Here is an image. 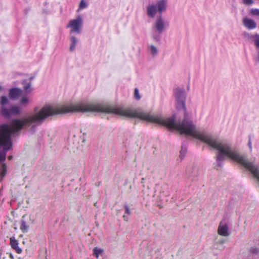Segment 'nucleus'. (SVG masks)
Returning <instances> with one entry per match:
<instances>
[{"label": "nucleus", "mask_w": 259, "mask_h": 259, "mask_svg": "<svg viewBox=\"0 0 259 259\" xmlns=\"http://www.w3.org/2000/svg\"><path fill=\"white\" fill-rule=\"evenodd\" d=\"M156 12V7L155 6L152 5L149 6L147 8V13L149 16L153 18Z\"/></svg>", "instance_id": "f8f14e48"}, {"label": "nucleus", "mask_w": 259, "mask_h": 259, "mask_svg": "<svg viewBox=\"0 0 259 259\" xmlns=\"http://www.w3.org/2000/svg\"><path fill=\"white\" fill-rule=\"evenodd\" d=\"M124 208L125 209V213L130 215L131 214V211L130 207L127 204H125L124 206Z\"/></svg>", "instance_id": "b1692460"}, {"label": "nucleus", "mask_w": 259, "mask_h": 259, "mask_svg": "<svg viewBox=\"0 0 259 259\" xmlns=\"http://www.w3.org/2000/svg\"><path fill=\"white\" fill-rule=\"evenodd\" d=\"M244 25L249 29H252L256 27L255 21L248 18H244Z\"/></svg>", "instance_id": "9d476101"}, {"label": "nucleus", "mask_w": 259, "mask_h": 259, "mask_svg": "<svg viewBox=\"0 0 259 259\" xmlns=\"http://www.w3.org/2000/svg\"><path fill=\"white\" fill-rule=\"evenodd\" d=\"M253 3V0H244V4L247 5H251Z\"/></svg>", "instance_id": "bb28decb"}, {"label": "nucleus", "mask_w": 259, "mask_h": 259, "mask_svg": "<svg viewBox=\"0 0 259 259\" xmlns=\"http://www.w3.org/2000/svg\"><path fill=\"white\" fill-rule=\"evenodd\" d=\"M248 146L250 149V150H251V138L250 137H249V142H248Z\"/></svg>", "instance_id": "c756f323"}, {"label": "nucleus", "mask_w": 259, "mask_h": 259, "mask_svg": "<svg viewBox=\"0 0 259 259\" xmlns=\"http://www.w3.org/2000/svg\"><path fill=\"white\" fill-rule=\"evenodd\" d=\"M22 84H23V89L26 93H30L32 91V89L31 88V82L30 81L24 80L22 82Z\"/></svg>", "instance_id": "9b49d317"}, {"label": "nucleus", "mask_w": 259, "mask_h": 259, "mask_svg": "<svg viewBox=\"0 0 259 259\" xmlns=\"http://www.w3.org/2000/svg\"><path fill=\"white\" fill-rule=\"evenodd\" d=\"M123 218L124 221H127L128 219H127V217H126V216L125 215H123Z\"/></svg>", "instance_id": "7c9ffc66"}, {"label": "nucleus", "mask_w": 259, "mask_h": 259, "mask_svg": "<svg viewBox=\"0 0 259 259\" xmlns=\"http://www.w3.org/2000/svg\"><path fill=\"white\" fill-rule=\"evenodd\" d=\"M34 76H32V77H30L28 81H30V82H31V80L34 79Z\"/></svg>", "instance_id": "2f4dec72"}, {"label": "nucleus", "mask_w": 259, "mask_h": 259, "mask_svg": "<svg viewBox=\"0 0 259 259\" xmlns=\"http://www.w3.org/2000/svg\"><path fill=\"white\" fill-rule=\"evenodd\" d=\"M26 216L23 215L20 221V229L23 233H27L29 228V223Z\"/></svg>", "instance_id": "6e6552de"}, {"label": "nucleus", "mask_w": 259, "mask_h": 259, "mask_svg": "<svg viewBox=\"0 0 259 259\" xmlns=\"http://www.w3.org/2000/svg\"><path fill=\"white\" fill-rule=\"evenodd\" d=\"M94 205H95V206L97 205L96 203H95L94 204Z\"/></svg>", "instance_id": "f704fd0d"}, {"label": "nucleus", "mask_w": 259, "mask_h": 259, "mask_svg": "<svg viewBox=\"0 0 259 259\" xmlns=\"http://www.w3.org/2000/svg\"><path fill=\"white\" fill-rule=\"evenodd\" d=\"M12 158H13V156H9L8 157V159H9V160H11V159H12Z\"/></svg>", "instance_id": "473e14b6"}, {"label": "nucleus", "mask_w": 259, "mask_h": 259, "mask_svg": "<svg viewBox=\"0 0 259 259\" xmlns=\"http://www.w3.org/2000/svg\"><path fill=\"white\" fill-rule=\"evenodd\" d=\"M104 251V250L102 248H98V247H95L93 249V255L98 258L100 254H102Z\"/></svg>", "instance_id": "f3484780"}, {"label": "nucleus", "mask_w": 259, "mask_h": 259, "mask_svg": "<svg viewBox=\"0 0 259 259\" xmlns=\"http://www.w3.org/2000/svg\"><path fill=\"white\" fill-rule=\"evenodd\" d=\"M22 91L19 88H12L9 90V96L12 100L17 99L22 94Z\"/></svg>", "instance_id": "0eeeda50"}, {"label": "nucleus", "mask_w": 259, "mask_h": 259, "mask_svg": "<svg viewBox=\"0 0 259 259\" xmlns=\"http://www.w3.org/2000/svg\"><path fill=\"white\" fill-rule=\"evenodd\" d=\"M176 101V107L178 109L184 111V119L178 123L176 122V117L164 118L157 114L149 112L133 110L116 106H104L92 103H81L79 104V112H102L114 113L119 115L131 117L139 118L149 122L155 123L165 126L171 130H176L181 134L190 136L208 145L210 147L218 150L216 154L217 164L222 166V162L225 157H228L243 166L242 155L235 148L226 143L221 142L211 134L203 130H200L191 119L189 113L186 111L185 102L186 94L184 88H177L174 91Z\"/></svg>", "instance_id": "f257e3e1"}, {"label": "nucleus", "mask_w": 259, "mask_h": 259, "mask_svg": "<svg viewBox=\"0 0 259 259\" xmlns=\"http://www.w3.org/2000/svg\"><path fill=\"white\" fill-rule=\"evenodd\" d=\"M82 25V19L80 16H78L77 19L70 20L67 27L71 28V33L76 32L79 33Z\"/></svg>", "instance_id": "20e7f679"}, {"label": "nucleus", "mask_w": 259, "mask_h": 259, "mask_svg": "<svg viewBox=\"0 0 259 259\" xmlns=\"http://www.w3.org/2000/svg\"><path fill=\"white\" fill-rule=\"evenodd\" d=\"M166 1L161 0L157 3L158 11L159 13H161L166 9Z\"/></svg>", "instance_id": "4468645a"}, {"label": "nucleus", "mask_w": 259, "mask_h": 259, "mask_svg": "<svg viewBox=\"0 0 259 259\" xmlns=\"http://www.w3.org/2000/svg\"><path fill=\"white\" fill-rule=\"evenodd\" d=\"M255 45L257 47H259V35H257L255 36Z\"/></svg>", "instance_id": "cd10ccee"}, {"label": "nucleus", "mask_w": 259, "mask_h": 259, "mask_svg": "<svg viewBox=\"0 0 259 259\" xmlns=\"http://www.w3.org/2000/svg\"><path fill=\"white\" fill-rule=\"evenodd\" d=\"M76 112L73 105L68 106H46L39 112L21 119H14L10 125L0 126V162L6 160V153L12 146L11 135L31 125L36 126L42 123L50 116L59 114Z\"/></svg>", "instance_id": "f03ea898"}, {"label": "nucleus", "mask_w": 259, "mask_h": 259, "mask_svg": "<svg viewBox=\"0 0 259 259\" xmlns=\"http://www.w3.org/2000/svg\"><path fill=\"white\" fill-rule=\"evenodd\" d=\"M71 45L70 47V50L72 51L74 50L77 42V39L74 36H71Z\"/></svg>", "instance_id": "a211bd4d"}, {"label": "nucleus", "mask_w": 259, "mask_h": 259, "mask_svg": "<svg viewBox=\"0 0 259 259\" xmlns=\"http://www.w3.org/2000/svg\"><path fill=\"white\" fill-rule=\"evenodd\" d=\"M251 14L254 16H259V9H252L250 11Z\"/></svg>", "instance_id": "412c9836"}, {"label": "nucleus", "mask_w": 259, "mask_h": 259, "mask_svg": "<svg viewBox=\"0 0 259 259\" xmlns=\"http://www.w3.org/2000/svg\"><path fill=\"white\" fill-rule=\"evenodd\" d=\"M226 240L225 239H222L220 240H218L217 241V243L220 244H222L226 242Z\"/></svg>", "instance_id": "c85d7f7f"}, {"label": "nucleus", "mask_w": 259, "mask_h": 259, "mask_svg": "<svg viewBox=\"0 0 259 259\" xmlns=\"http://www.w3.org/2000/svg\"><path fill=\"white\" fill-rule=\"evenodd\" d=\"M8 98L5 96H2L0 99L1 114L5 117H10L12 115H18L21 114L20 107L17 105H12L10 108L6 107L9 103Z\"/></svg>", "instance_id": "7ed1b4c3"}, {"label": "nucleus", "mask_w": 259, "mask_h": 259, "mask_svg": "<svg viewBox=\"0 0 259 259\" xmlns=\"http://www.w3.org/2000/svg\"><path fill=\"white\" fill-rule=\"evenodd\" d=\"M187 173L189 177H192L196 178L198 176V169L196 168H192L191 169H188Z\"/></svg>", "instance_id": "ddd939ff"}, {"label": "nucleus", "mask_w": 259, "mask_h": 259, "mask_svg": "<svg viewBox=\"0 0 259 259\" xmlns=\"http://www.w3.org/2000/svg\"><path fill=\"white\" fill-rule=\"evenodd\" d=\"M153 39L156 41H160V37L159 35H158L156 34H154L153 35Z\"/></svg>", "instance_id": "a878e982"}, {"label": "nucleus", "mask_w": 259, "mask_h": 259, "mask_svg": "<svg viewBox=\"0 0 259 259\" xmlns=\"http://www.w3.org/2000/svg\"><path fill=\"white\" fill-rule=\"evenodd\" d=\"M166 26L165 21L160 15L156 19L153 28L160 35L163 32Z\"/></svg>", "instance_id": "423d86ee"}, {"label": "nucleus", "mask_w": 259, "mask_h": 259, "mask_svg": "<svg viewBox=\"0 0 259 259\" xmlns=\"http://www.w3.org/2000/svg\"><path fill=\"white\" fill-rule=\"evenodd\" d=\"M7 169V165L5 163H3L0 168V177H1V179L6 176Z\"/></svg>", "instance_id": "2eb2a0df"}, {"label": "nucleus", "mask_w": 259, "mask_h": 259, "mask_svg": "<svg viewBox=\"0 0 259 259\" xmlns=\"http://www.w3.org/2000/svg\"><path fill=\"white\" fill-rule=\"evenodd\" d=\"M2 87H1V86H0V91H1V90H2Z\"/></svg>", "instance_id": "72a5a7b5"}, {"label": "nucleus", "mask_w": 259, "mask_h": 259, "mask_svg": "<svg viewBox=\"0 0 259 259\" xmlns=\"http://www.w3.org/2000/svg\"><path fill=\"white\" fill-rule=\"evenodd\" d=\"M10 240V245L12 248L14 249L16 251L17 253H21L22 250L18 246V241L14 237H11Z\"/></svg>", "instance_id": "1a4fd4ad"}, {"label": "nucleus", "mask_w": 259, "mask_h": 259, "mask_svg": "<svg viewBox=\"0 0 259 259\" xmlns=\"http://www.w3.org/2000/svg\"><path fill=\"white\" fill-rule=\"evenodd\" d=\"M134 97L137 100H140L141 96L139 94V90L137 88H136L134 91Z\"/></svg>", "instance_id": "aec40b11"}, {"label": "nucleus", "mask_w": 259, "mask_h": 259, "mask_svg": "<svg viewBox=\"0 0 259 259\" xmlns=\"http://www.w3.org/2000/svg\"><path fill=\"white\" fill-rule=\"evenodd\" d=\"M250 251L253 254H258L259 253V249L257 248L251 247L250 249Z\"/></svg>", "instance_id": "393cba45"}, {"label": "nucleus", "mask_w": 259, "mask_h": 259, "mask_svg": "<svg viewBox=\"0 0 259 259\" xmlns=\"http://www.w3.org/2000/svg\"><path fill=\"white\" fill-rule=\"evenodd\" d=\"M218 233L219 235L225 237L229 235L228 221L226 218H224L220 222L218 229Z\"/></svg>", "instance_id": "39448f33"}, {"label": "nucleus", "mask_w": 259, "mask_h": 259, "mask_svg": "<svg viewBox=\"0 0 259 259\" xmlns=\"http://www.w3.org/2000/svg\"><path fill=\"white\" fill-rule=\"evenodd\" d=\"M87 7V4L83 0H81L79 4V9H83Z\"/></svg>", "instance_id": "5701e85b"}, {"label": "nucleus", "mask_w": 259, "mask_h": 259, "mask_svg": "<svg viewBox=\"0 0 259 259\" xmlns=\"http://www.w3.org/2000/svg\"><path fill=\"white\" fill-rule=\"evenodd\" d=\"M149 50L151 54L153 56L156 55L158 53L157 49L153 45H150L149 46Z\"/></svg>", "instance_id": "6ab92c4d"}, {"label": "nucleus", "mask_w": 259, "mask_h": 259, "mask_svg": "<svg viewBox=\"0 0 259 259\" xmlns=\"http://www.w3.org/2000/svg\"><path fill=\"white\" fill-rule=\"evenodd\" d=\"M29 103V99L28 97L26 96L22 97L20 100V103L23 106H27Z\"/></svg>", "instance_id": "dca6fc26"}, {"label": "nucleus", "mask_w": 259, "mask_h": 259, "mask_svg": "<svg viewBox=\"0 0 259 259\" xmlns=\"http://www.w3.org/2000/svg\"><path fill=\"white\" fill-rule=\"evenodd\" d=\"M186 151H187L186 148H185V147H184L183 146H182V149L180 151V157H183L185 156Z\"/></svg>", "instance_id": "4be33fe9"}]
</instances>
